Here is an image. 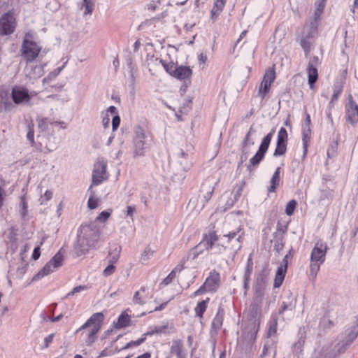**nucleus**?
Segmentation results:
<instances>
[{
	"label": "nucleus",
	"mask_w": 358,
	"mask_h": 358,
	"mask_svg": "<svg viewBox=\"0 0 358 358\" xmlns=\"http://www.w3.org/2000/svg\"><path fill=\"white\" fill-rule=\"evenodd\" d=\"M339 94H340V91H336L334 93V94L332 95V97H331V103H333L334 101H337Z\"/></svg>",
	"instance_id": "obj_60"
},
{
	"label": "nucleus",
	"mask_w": 358,
	"mask_h": 358,
	"mask_svg": "<svg viewBox=\"0 0 358 358\" xmlns=\"http://www.w3.org/2000/svg\"><path fill=\"white\" fill-rule=\"evenodd\" d=\"M182 342L180 340H174L171 347V353L176 355L178 358H182Z\"/></svg>",
	"instance_id": "obj_27"
},
{
	"label": "nucleus",
	"mask_w": 358,
	"mask_h": 358,
	"mask_svg": "<svg viewBox=\"0 0 358 358\" xmlns=\"http://www.w3.org/2000/svg\"><path fill=\"white\" fill-rule=\"evenodd\" d=\"M275 78V71L274 68L268 69L263 78L259 90H270L271 83Z\"/></svg>",
	"instance_id": "obj_19"
},
{
	"label": "nucleus",
	"mask_w": 358,
	"mask_h": 358,
	"mask_svg": "<svg viewBox=\"0 0 358 358\" xmlns=\"http://www.w3.org/2000/svg\"><path fill=\"white\" fill-rule=\"evenodd\" d=\"M217 239L218 236L215 231L209 232L196 247L189 251L188 258L194 260L202 254L204 250L213 249L215 243Z\"/></svg>",
	"instance_id": "obj_8"
},
{
	"label": "nucleus",
	"mask_w": 358,
	"mask_h": 358,
	"mask_svg": "<svg viewBox=\"0 0 358 358\" xmlns=\"http://www.w3.org/2000/svg\"><path fill=\"white\" fill-rule=\"evenodd\" d=\"M15 19L11 11H8L0 17V34L8 36L12 34L15 30Z\"/></svg>",
	"instance_id": "obj_13"
},
{
	"label": "nucleus",
	"mask_w": 358,
	"mask_h": 358,
	"mask_svg": "<svg viewBox=\"0 0 358 358\" xmlns=\"http://www.w3.org/2000/svg\"><path fill=\"white\" fill-rule=\"evenodd\" d=\"M88 191L90 192V196L87 201V207L90 210L96 209L99 206V199L94 196L92 185L89 187Z\"/></svg>",
	"instance_id": "obj_30"
},
{
	"label": "nucleus",
	"mask_w": 358,
	"mask_h": 358,
	"mask_svg": "<svg viewBox=\"0 0 358 358\" xmlns=\"http://www.w3.org/2000/svg\"><path fill=\"white\" fill-rule=\"evenodd\" d=\"M115 266L114 264L109 263V265L103 270V275L105 276H109L115 272Z\"/></svg>",
	"instance_id": "obj_47"
},
{
	"label": "nucleus",
	"mask_w": 358,
	"mask_h": 358,
	"mask_svg": "<svg viewBox=\"0 0 358 358\" xmlns=\"http://www.w3.org/2000/svg\"><path fill=\"white\" fill-rule=\"evenodd\" d=\"M151 355L149 352H145L140 356H138L136 358H150Z\"/></svg>",
	"instance_id": "obj_64"
},
{
	"label": "nucleus",
	"mask_w": 358,
	"mask_h": 358,
	"mask_svg": "<svg viewBox=\"0 0 358 358\" xmlns=\"http://www.w3.org/2000/svg\"><path fill=\"white\" fill-rule=\"evenodd\" d=\"M220 13L221 11H218L215 9L212 8V10H210V19L213 23L217 20Z\"/></svg>",
	"instance_id": "obj_52"
},
{
	"label": "nucleus",
	"mask_w": 358,
	"mask_h": 358,
	"mask_svg": "<svg viewBox=\"0 0 358 358\" xmlns=\"http://www.w3.org/2000/svg\"><path fill=\"white\" fill-rule=\"evenodd\" d=\"M51 124H52L55 127H58L62 129H65L67 127L66 123L64 121H55V122H52Z\"/></svg>",
	"instance_id": "obj_54"
},
{
	"label": "nucleus",
	"mask_w": 358,
	"mask_h": 358,
	"mask_svg": "<svg viewBox=\"0 0 358 358\" xmlns=\"http://www.w3.org/2000/svg\"><path fill=\"white\" fill-rule=\"evenodd\" d=\"M304 127H310V117L308 113H306Z\"/></svg>",
	"instance_id": "obj_62"
},
{
	"label": "nucleus",
	"mask_w": 358,
	"mask_h": 358,
	"mask_svg": "<svg viewBox=\"0 0 358 358\" xmlns=\"http://www.w3.org/2000/svg\"><path fill=\"white\" fill-rule=\"evenodd\" d=\"M160 4V0H151L149 3L147 5V8L148 10H155L157 8L158 5Z\"/></svg>",
	"instance_id": "obj_48"
},
{
	"label": "nucleus",
	"mask_w": 358,
	"mask_h": 358,
	"mask_svg": "<svg viewBox=\"0 0 358 358\" xmlns=\"http://www.w3.org/2000/svg\"><path fill=\"white\" fill-rule=\"evenodd\" d=\"M280 168L278 167L275 170V173H273L272 178L271 180V186L268 189V191L270 192H274L275 191L276 187L279 185L280 181Z\"/></svg>",
	"instance_id": "obj_28"
},
{
	"label": "nucleus",
	"mask_w": 358,
	"mask_h": 358,
	"mask_svg": "<svg viewBox=\"0 0 358 358\" xmlns=\"http://www.w3.org/2000/svg\"><path fill=\"white\" fill-rule=\"evenodd\" d=\"M135 212H136V208L134 206H127L125 213L127 216L132 217Z\"/></svg>",
	"instance_id": "obj_53"
},
{
	"label": "nucleus",
	"mask_w": 358,
	"mask_h": 358,
	"mask_svg": "<svg viewBox=\"0 0 358 358\" xmlns=\"http://www.w3.org/2000/svg\"><path fill=\"white\" fill-rule=\"evenodd\" d=\"M40 255H41L40 247L38 246V247L35 248L34 250L33 255H32V258L34 260H37L40 257Z\"/></svg>",
	"instance_id": "obj_56"
},
{
	"label": "nucleus",
	"mask_w": 358,
	"mask_h": 358,
	"mask_svg": "<svg viewBox=\"0 0 358 358\" xmlns=\"http://www.w3.org/2000/svg\"><path fill=\"white\" fill-rule=\"evenodd\" d=\"M159 332V331L155 330V331H148L147 333H145L143 334V336L141 338H140L139 339H138L137 341H131V342L128 343L123 348V349H128L133 346H138L139 345H141L142 343H143L145 341L147 336H151V335L154 334L155 333L157 334Z\"/></svg>",
	"instance_id": "obj_29"
},
{
	"label": "nucleus",
	"mask_w": 358,
	"mask_h": 358,
	"mask_svg": "<svg viewBox=\"0 0 358 358\" xmlns=\"http://www.w3.org/2000/svg\"><path fill=\"white\" fill-rule=\"evenodd\" d=\"M308 84L310 88L312 89L314 87L315 83L317 82L318 78V72L316 67L308 66Z\"/></svg>",
	"instance_id": "obj_26"
},
{
	"label": "nucleus",
	"mask_w": 358,
	"mask_h": 358,
	"mask_svg": "<svg viewBox=\"0 0 358 358\" xmlns=\"http://www.w3.org/2000/svg\"><path fill=\"white\" fill-rule=\"evenodd\" d=\"M317 29L318 23L316 21H311L303 27L300 45L304 51L306 57H308L311 50V47L317 36Z\"/></svg>",
	"instance_id": "obj_6"
},
{
	"label": "nucleus",
	"mask_w": 358,
	"mask_h": 358,
	"mask_svg": "<svg viewBox=\"0 0 358 358\" xmlns=\"http://www.w3.org/2000/svg\"><path fill=\"white\" fill-rule=\"evenodd\" d=\"M328 247L327 243L322 241H317L310 253V275L315 278L320 266L324 262Z\"/></svg>",
	"instance_id": "obj_4"
},
{
	"label": "nucleus",
	"mask_w": 358,
	"mask_h": 358,
	"mask_svg": "<svg viewBox=\"0 0 358 358\" xmlns=\"http://www.w3.org/2000/svg\"><path fill=\"white\" fill-rule=\"evenodd\" d=\"M120 117L117 115H115L112 120V127H113V131H115L117 129V127L120 125Z\"/></svg>",
	"instance_id": "obj_51"
},
{
	"label": "nucleus",
	"mask_w": 358,
	"mask_h": 358,
	"mask_svg": "<svg viewBox=\"0 0 358 358\" xmlns=\"http://www.w3.org/2000/svg\"><path fill=\"white\" fill-rule=\"evenodd\" d=\"M159 63L163 66L165 71L171 76L173 77L175 73V69L176 68L177 64L173 62H166L162 59H159Z\"/></svg>",
	"instance_id": "obj_32"
},
{
	"label": "nucleus",
	"mask_w": 358,
	"mask_h": 358,
	"mask_svg": "<svg viewBox=\"0 0 358 358\" xmlns=\"http://www.w3.org/2000/svg\"><path fill=\"white\" fill-rule=\"evenodd\" d=\"M310 134H311L310 127H304L303 129V132H302V135H303L302 141H303V149H304V154H306L307 152L308 142L310 140Z\"/></svg>",
	"instance_id": "obj_31"
},
{
	"label": "nucleus",
	"mask_w": 358,
	"mask_h": 358,
	"mask_svg": "<svg viewBox=\"0 0 358 358\" xmlns=\"http://www.w3.org/2000/svg\"><path fill=\"white\" fill-rule=\"evenodd\" d=\"M85 6L84 15H91L94 9V3L92 0H83Z\"/></svg>",
	"instance_id": "obj_40"
},
{
	"label": "nucleus",
	"mask_w": 358,
	"mask_h": 358,
	"mask_svg": "<svg viewBox=\"0 0 358 358\" xmlns=\"http://www.w3.org/2000/svg\"><path fill=\"white\" fill-rule=\"evenodd\" d=\"M297 203L295 200L289 201L285 208V213L287 215H292L296 207Z\"/></svg>",
	"instance_id": "obj_41"
},
{
	"label": "nucleus",
	"mask_w": 358,
	"mask_h": 358,
	"mask_svg": "<svg viewBox=\"0 0 358 358\" xmlns=\"http://www.w3.org/2000/svg\"><path fill=\"white\" fill-rule=\"evenodd\" d=\"M106 179V163L103 160L99 161L94 165L92 185H98Z\"/></svg>",
	"instance_id": "obj_14"
},
{
	"label": "nucleus",
	"mask_w": 358,
	"mask_h": 358,
	"mask_svg": "<svg viewBox=\"0 0 358 358\" xmlns=\"http://www.w3.org/2000/svg\"><path fill=\"white\" fill-rule=\"evenodd\" d=\"M52 197V192L50 190H47L43 195L41 196L39 199V202L41 205H44L48 201H49Z\"/></svg>",
	"instance_id": "obj_44"
},
{
	"label": "nucleus",
	"mask_w": 358,
	"mask_h": 358,
	"mask_svg": "<svg viewBox=\"0 0 358 358\" xmlns=\"http://www.w3.org/2000/svg\"><path fill=\"white\" fill-rule=\"evenodd\" d=\"M358 336V325H355L352 327L350 330L348 331L345 339L340 341L339 343H343L345 344V350H346V348L348 345L351 344L353 341L357 338Z\"/></svg>",
	"instance_id": "obj_23"
},
{
	"label": "nucleus",
	"mask_w": 358,
	"mask_h": 358,
	"mask_svg": "<svg viewBox=\"0 0 358 358\" xmlns=\"http://www.w3.org/2000/svg\"><path fill=\"white\" fill-rule=\"evenodd\" d=\"M288 135L287 130L284 127H281L278 134V139L276 148L274 152L275 156H280L285 153L287 150V142Z\"/></svg>",
	"instance_id": "obj_16"
},
{
	"label": "nucleus",
	"mask_w": 358,
	"mask_h": 358,
	"mask_svg": "<svg viewBox=\"0 0 358 358\" xmlns=\"http://www.w3.org/2000/svg\"><path fill=\"white\" fill-rule=\"evenodd\" d=\"M343 343L329 341L315 350V358H337L345 352Z\"/></svg>",
	"instance_id": "obj_5"
},
{
	"label": "nucleus",
	"mask_w": 358,
	"mask_h": 358,
	"mask_svg": "<svg viewBox=\"0 0 358 358\" xmlns=\"http://www.w3.org/2000/svg\"><path fill=\"white\" fill-rule=\"evenodd\" d=\"M345 111L347 120L350 124H355L358 122V105L353 100L351 94L348 95Z\"/></svg>",
	"instance_id": "obj_15"
},
{
	"label": "nucleus",
	"mask_w": 358,
	"mask_h": 358,
	"mask_svg": "<svg viewBox=\"0 0 358 358\" xmlns=\"http://www.w3.org/2000/svg\"><path fill=\"white\" fill-rule=\"evenodd\" d=\"M105 316L102 313L92 314L90 317L78 329L77 331L85 330V343L92 345L96 341L97 334L103 325Z\"/></svg>",
	"instance_id": "obj_3"
},
{
	"label": "nucleus",
	"mask_w": 358,
	"mask_h": 358,
	"mask_svg": "<svg viewBox=\"0 0 358 358\" xmlns=\"http://www.w3.org/2000/svg\"><path fill=\"white\" fill-rule=\"evenodd\" d=\"M36 121L38 123V128L41 131H46L48 128V125L52 123L48 118L43 117H38Z\"/></svg>",
	"instance_id": "obj_35"
},
{
	"label": "nucleus",
	"mask_w": 358,
	"mask_h": 358,
	"mask_svg": "<svg viewBox=\"0 0 358 358\" xmlns=\"http://www.w3.org/2000/svg\"><path fill=\"white\" fill-rule=\"evenodd\" d=\"M176 277V272L172 271L160 283V287H164L170 284Z\"/></svg>",
	"instance_id": "obj_43"
},
{
	"label": "nucleus",
	"mask_w": 358,
	"mask_h": 358,
	"mask_svg": "<svg viewBox=\"0 0 358 358\" xmlns=\"http://www.w3.org/2000/svg\"><path fill=\"white\" fill-rule=\"evenodd\" d=\"M287 255H286L283 260L282 264L280 265V266L278 268L275 279H274V287L277 288L279 287L285 278V274L287 273Z\"/></svg>",
	"instance_id": "obj_17"
},
{
	"label": "nucleus",
	"mask_w": 358,
	"mask_h": 358,
	"mask_svg": "<svg viewBox=\"0 0 358 358\" xmlns=\"http://www.w3.org/2000/svg\"><path fill=\"white\" fill-rule=\"evenodd\" d=\"M12 95L10 91H0V110H10L13 105L12 103Z\"/></svg>",
	"instance_id": "obj_18"
},
{
	"label": "nucleus",
	"mask_w": 358,
	"mask_h": 358,
	"mask_svg": "<svg viewBox=\"0 0 358 358\" xmlns=\"http://www.w3.org/2000/svg\"><path fill=\"white\" fill-rule=\"evenodd\" d=\"M320 64V59L317 56H313L309 61L308 66L316 67Z\"/></svg>",
	"instance_id": "obj_49"
},
{
	"label": "nucleus",
	"mask_w": 358,
	"mask_h": 358,
	"mask_svg": "<svg viewBox=\"0 0 358 358\" xmlns=\"http://www.w3.org/2000/svg\"><path fill=\"white\" fill-rule=\"evenodd\" d=\"M121 252V247L118 245H115L112 247L110 250L108 256V263L115 264L120 255Z\"/></svg>",
	"instance_id": "obj_24"
},
{
	"label": "nucleus",
	"mask_w": 358,
	"mask_h": 358,
	"mask_svg": "<svg viewBox=\"0 0 358 358\" xmlns=\"http://www.w3.org/2000/svg\"><path fill=\"white\" fill-rule=\"evenodd\" d=\"M100 236V230L94 222L82 224L78 230L74 251L78 257L94 248Z\"/></svg>",
	"instance_id": "obj_1"
},
{
	"label": "nucleus",
	"mask_w": 358,
	"mask_h": 358,
	"mask_svg": "<svg viewBox=\"0 0 358 358\" xmlns=\"http://www.w3.org/2000/svg\"><path fill=\"white\" fill-rule=\"evenodd\" d=\"M208 301H209V299H207L206 300H203V301L199 302L196 305V306L194 308L195 314L196 316L199 317L200 318H201L203 317V315L206 310Z\"/></svg>",
	"instance_id": "obj_34"
},
{
	"label": "nucleus",
	"mask_w": 358,
	"mask_h": 358,
	"mask_svg": "<svg viewBox=\"0 0 358 358\" xmlns=\"http://www.w3.org/2000/svg\"><path fill=\"white\" fill-rule=\"evenodd\" d=\"M224 312L222 308H219L217 313L212 322V327L215 329L221 328L223 322Z\"/></svg>",
	"instance_id": "obj_25"
},
{
	"label": "nucleus",
	"mask_w": 358,
	"mask_h": 358,
	"mask_svg": "<svg viewBox=\"0 0 358 358\" xmlns=\"http://www.w3.org/2000/svg\"><path fill=\"white\" fill-rule=\"evenodd\" d=\"M88 289L87 285H78L75 287L71 292L66 294L64 299H68L72 296L77 295L78 293L85 291Z\"/></svg>",
	"instance_id": "obj_39"
},
{
	"label": "nucleus",
	"mask_w": 358,
	"mask_h": 358,
	"mask_svg": "<svg viewBox=\"0 0 358 358\" xmlns=\"http://www.w3.org/2000/svg\"><path fill=\"white\" fill-rule=\"evenodd\" d=\"M225 3L226 0H216L214 2L213 8L222 12L224 8Z\"/></svg>",
	"instance_id": "obj_46"
},
{
	"label": "nucleus",
	"mask_w": 358,
	"mask_h": 358,
	"mask_svg": "<svg viewBox=\"0 0 358 358\" xmlns=\"http://www.w3.org/2000/svg\"><path fill=\"white\" fill-rule=\"evenodd\" d=\"M153 255L154 251L150 248H146L141 255L140 260L141 263L145 264L152 257Z\"/></svg>",
	"instance_id": "obj_36"
},
{
	"label": "nucleus",
	"mask_w": 358,
	"mask_h": 358,
	"mask_svg": "<svg viewBox=\"0 0 358 358\" xmlns=\"http://www.w3.org/2000/svg\"><path fill=\"white\" fill-rule=\"evenodd\" d=\"M54 336V334H51L45 338V348H48L49 345L52 342Z\"/></svg>",
	"instance_id": "obj_55"
},
{
	"label": "nucleus",
	"mask_w": 358,
	"mask_h": 358,
	"mask_svg": "<svg viewBox=\"0 0 358 358\" xmlns=\"http://www.w3.org/2000/svg\"><path fill=\"white\" fill-rule=\"evenodd\" d=\"M27 138L29 140V141L31 143V145L34 143V124L32 122H30L28 123L27 125Z\"/></svg>",
	"instance_id": "obj_42"
},
{
	"label": "nucleus",
	"mask_w": 358,
	"mask_h": 358,
	"mask_svg": "<svg viewBox=\"0 0 358 358\" xmlns=\"http://www.w3.org/2000/svg\"><path fill=\"white\" fill-rule=\"evenodd\" d=\"M41 50L40 47L35 41L23 40L21 52L22 57L27 62H31L38 56Z\"/></svg>",
	"instance_id": "obj_11"
},
{
	"label": "nucleus",
	"mask_w": 358,
	"mask_h": 358,
	"mask_svg": "<svg viewBox=\"0 0 358 358\" xmlns=\"http://www.w3.org/2000/svg\"><path fill=\"white\" fill-rule=\"evenodd\" d=\"M252 128H250L249 131L246 134L245 139H244V142H243L244 145H246L249 143L250 136L252 134Z\"/></svg>",
	"instance_id": "obj_59"
},
{
	"label": "nucleus",
	"mask_w": 358,
	"mask_h": 358,
	"mask_svg": "<svg viewBox=\"0 0 358 358\" xmlns=\"http://www.w3.org/2000/svg\"><path fill=\"white\" fill-rule=\"evenodd\" d=\"M167 303H168V302H165V303H162V304H161V305H159V306H157V307L154 309V310H155V311H159V310H161L164 309V308L166 306Z\"/></svg>",
	"instance_id": "obj_63"
},
{
	"label": "nucleus",
	"mask_w": 358,
	"mask_h": 358,
	"mask_svg": "<svg viewBox=\"0 0 358 358\" xmlns=\"http://www.w3.org/2000/svg\"><path fill=\"white\" fill-rule=\"evenodd\" d=\"M325 3L324 2H320L318 3L317 8L316 9V11L322 13L324 9Z\"/></svg>",
	"instance_id": "obj_58"
},
{
	"label": "nucleus",
	"mask_w": 358,
	"mask_h": 358,
	"mask_svg": "<svg viewBox=\"0 0 358 358\" xmlns=\"http://www.w3.org/2000/svg\"><path fill=\"white\" fill-rule=\"evenodd\" d=\"M214 187L210 188V189L206 193L204 196L206 201L209 200L213 193Z\"/></svg>",
	"instance_id": "obj_61"
},
{
	"label": "nucleus",
	"mask_w": 358,
	"mask_h": 358,
	"mask_svg": "<svg viewBox=\"0 0 358 358\" xmlns=\"http://www.w3.org/2000/svg\"><path fill=\"white\" fill-rule=\"evenodd\" d=\"M147 289L145 287H141V289L136 291L133 296V302L134 304L143 305L147 301Z\"/></svg>",
	"instance_id": "obj_22"
},
{
	"label": "nucleus",
	"mask_w": 358,
	"mask_h": 358,
	"mask_svg": "<svg viewBox=\"0 0 358 358\" xmlns=\"http://www.w3.org/2000/svg\"><path fill=\"white\" fill-rule=\"evenodd\" d=\"M252 266V262L251 258L250 257L248 260L247 267H246L245 273V280H248V278L250 277Z\"/></svg>",
	"instance_id": "obj_50"
},
{
	"label": "nucleus",
	"mask_w": 358,
	"mask_h": 358,
	"mask_svg": "<svg viewBox=\"0 0 358 358\" xmlns=\"http://www.w3.org/2000/svg\"><path fill=\"white\" fill-rule=\"evenodd\" d=\"M111 214H112V210L111 209L102 211L96 217L95 221L99 222L101 223H105L109 219V217H110Z\"/></svg>",
	"instance_id": "obj_37"
},
{
	"label": "nucleus",
	"mask_w": 358,
	"mask_h": 358,
	"mask_svg": "<svg viewBox=\"0 0 358 358\" xmlns=\"http://www.w3.org/2000/svg\"><path fill=\"white\" fill-rule=\"evenodd\" d=\"M149 146V139L145 131L140 127L136 128L133 139L132 152L134 157L145 155Z\"/></svg>",
	"instance_id": "obj_7"
},
{
	"label": "nucleus",
	"mask_w": 358,
	"mask_h": 358,
	"mask_svg": "<svg viewBox=\"0 0 358 358\" xmlns=\"http://www.w3.org/2000/svg\"><path fill=\"white\" fill-rule=\"evenodd\" d=\"M130 322L129 317L127 314L122 313L118 317L117 322L115 323V327L117 329L126 327L129 325Z\"/></svg>",
	"instance_id": "obj_33"
},
{
	"label": "nucleus",
	"mask_w": 358,
	"mask_h": 358,
	"mask_svg": "<svg viewBox=\"0 0 358 358\" xmlns=\"http://www.w3.org/2000/svg\"><path fill=\"white\" fill-rule=\"evenodd\" d=\"M192 75V70L187 66H176L173 77L178 80H185L189 78Z\"/></svg>",
	"instance_id": "obj_20"
},
{
	"label": "nucleus",
	"mask_w": 358,
	"mask_h": 358,
	"mask_svg": "<svg viewBox=\"0 0 358 358\" xmlns=\"http://www.w3.org/2000/svg\"><path fill=\"white\" fill-rule=\"evenodd\" d=\"M346 70L340 75L336 80L334 83V90H343L344 87V85L345 83V73H346Z\"/></svg>",
	"instance_id": "obj_38"
},
{
	"label": "nucleus",
	"mask_w": 358,
	"mask_h": 358,
	"mask_svg": "<svg viewBox=\"0 0 358 358\" xmlns=\"http://www.w3.org/2000/svg\"><path fill=\"white\" fill-rule=\"evenodd\" d=\"M220 281V274L215 271L210 273L203 285L194 292V296L200 295L206 292H215L218 286Z\"/></svg>",
	"instance_id": "obj_12"
},
{
	"label": "nucleus",
	"mask_w": 358,
	"mask_h": 358,
	"mask_svg": "<svg viewBox=\"0 0 358 358\" xmlns=\"http://www.w3.org/2000/svg\"><path fill=\"white\" fill-rule=\"evenodd\" d=\"M63 68H64V65L61 67H58L57 69H56L55 70V71L51 72L49 74L48 77H50V76L56 77L61 72V71L63 69Z\"/></svg>",
	"instance_id": "obj_57"
},
{
	"label": "nucleus",
	"mask_w": 358,
	"mask_h": 358,
	"mask_svg": "<svg viewBox=\"0 0 358 358\" xmlns=\"http://www.w3.org/2000/svg\"><path fill=\"white\" fill-rule=\"evenodd\" d=\"M64 261V257L60 251L55 256L36 274L33 278L34 280H38L43 277L53 273L57 268L62 266Z\"/></svg>",
	"instance_id": "obj_10"
},
{
	"label": "nucleus",
	"mask_w": 358,
	"mask_h": 358,
	"mask_svg": "<svg viewBox=\"0 0 358 358\" xmlns=\"http://www.w3.org/2000/svg\"><path fill=\"white\" fill-rule=\"evenodd\" d=\"M274 134V130L270 131L262 140L258 151L249 161L247 168L249 171H252L256 167L263 159Z\"/></svg>",
	"instance_id": "obj_9"
},
{
	"label": "nucleus",
	"mask_w": 358,
	"mask_h": 358,
	"mask_svg": "<svg viewBox=\"0 0 358 358\" xmlns=\"http://www.w3.org/2000/svg\"><path fill=\"white\" fill-rule=\"evenodd\" d=\"M241 228L237 231H227L222 236L218 237L215 243L213 249L215 253L227 252L236 254L242 247L243 234L240 233Z\"/></svg>",
	"instance_id": "obj_2"
},
{
	"label": "nucleus",
	"mask_w": 358,
	"mask_h": 358,
	"mask_svg": "<svg viewBox=\"0 0 358 358\" xmlns=\"http://www.w3.org/2000/svg\"><path fill=\"white\" fill-rule=\"evenodd\" d=\"M12 99L17 103H28L30 100V96L27 91H11Z\"/></svg>",
	"instance_id": "obj_21"
},
{
	"label": "nucleus",
	"mask_w": 358,
	"mask_h": 358,
	"mask_svg": "<svg viewBox=\"0 0 358 358\" xmlns=\"http://www.w3.org/2000/svg\"><path fill=\"white\" fill-rule=\"evenodd\" d=\"M277 331V320L273 319L269 322V327L268 331V336L274 335Z\"/></svg>",
	"instance_id": "obj_45"
}]
</instances>
